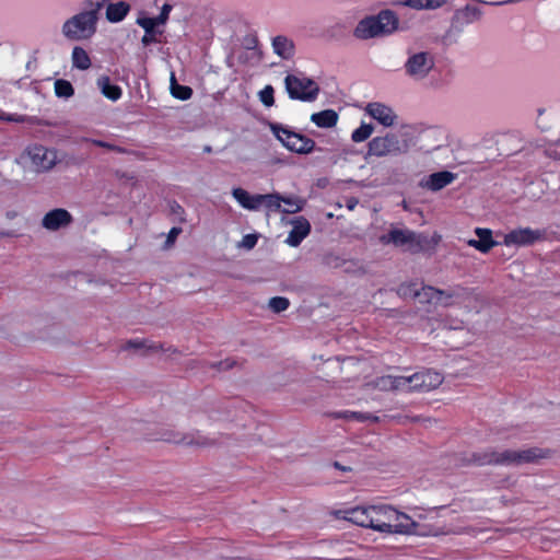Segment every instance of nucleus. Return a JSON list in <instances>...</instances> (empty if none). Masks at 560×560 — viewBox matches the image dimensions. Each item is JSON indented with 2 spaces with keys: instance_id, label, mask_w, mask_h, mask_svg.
Masks as SVG:
<instances>
[{
  "instance_id": "5701e85b",
  "label": "nucleus",
  "mask_w": 560,
  "mask_h": 560,
  "mask_svg": "<svg viewBox=\"0 0 560 560\" xmlns=\"http://www.w3.org/2000/svg\"><path fill=\"white\" fill-rule=\"evenodd\" d=\"M72 67L85 71L91 68L92 61L89 52L81 46H74L71 50Z\"/></svg>"
},
{
  "instance_id": "bb28decb",
  "label": "nucleus",
  "mask_w": 560,
  "mask_h": 560,
  "mask_svg": "<svg viewBox=\"0 0 560 560\" xmlns=\"http://www.w3.org/2000/svg\"><path fill=\"white\" fill-rule=\"evenodd\" d=\"M445 0H397V4L413 10H435L441 8Z\"/></svg>"
},
{
  "instance_id": "39448f33",
  "label": "nucleus",
  "mask_w": 560,
  "mask_h": 560,
  "mask_svg": "<svg viewBox=\"0 0 560 560\" xmlns=\"http://www.w3.org/2000/svg\"><path fill=\"white\" fill-rule=\"evenodd\" d=\"M270 130L283 147L292 152L306 154L312 152L315 147L312 139L291 130L289 127L271 124Z\"/></svg>"
},
{
  "instance_id": "ddd939ff",
  "label": "nucleus",
  "mask_w": 560,
  "mask_h": 560,
  "mask_svg": "<svg viewBox=\"0 0 560 560\" xmlns=\"http://www.w3.org/2000/svg\"><path fill=\"white\" fill-rule=\"evenodd\" d=\"M544 233L540 230L530 228H520L510 231L503 236V245L510 246H528L541 240Z\"/></svg>"
},
{
  "instance_id": "58836bf2",
  "label": "nucleus",
  "mask_w": 560,
  "mask_h": 560,
  "mask_svg": "<svg viewBox=\"0 0 560 560\" xmlns=\"http://www.w3.org/2000/svg\"><path fill=\"white\" fill-rule=\"evenodd\" d=\"M362 365H365V363H362V362H355L354 360L352 359H348V360H345L343 361V366L342 369H346V370H349L350 368L352 366H358L359 369H361Z\"/></svg>"
},
{
  "instance_id": "4be33fe9",
  "label": "nucleus",
  "mask_w": 560,
  "mask_h": 560,
  "mask_svg": "<svg viewBox=\"0 0 560 560\" xmlns=\"http://www.w3.org/2000/svg\"><path fill=\"white\" fill-rule=\"evenodd\" d=\"M272 49L282 59H290L294 54V45L285 36H276L272 39Z\"/></svg>"
},
{
  "instance_id": "9d476101",
  "label": "nucleus",
  "mask_w": 560,
  "mask_h": 560,
  "mask_svg": "<svg viewBox=\"0 0 560 560\" xmlns=\"http://www.w3.org/2000/svg\"><path fill=\"white\" fill-rule=\"evenodd\" d=\"M400 152L399 140L394 133L374 137L368 144V155L383 158Z\"/></svg>"
},
{
  "instance_id": "a878e982",
  "label": "nucleus",
  "mask_w": 560,
  "mask_h": 560,
  "mask_svg": "<svg viewBox=\"0 0 560 560\" xmlns=\"http://www.w3.org/2000/svg\"><path fill=\"white\" fill-rule=\"evenodd\" d=\"M266 210L267 213L279 212L282 210V196L279 194L259 195V210Z\"/></svg>"
},
{
  "instance_id": "a19ab883",
  "label": "nucleus",
  "mask_w": 560,
  "mask_h": 560,
  "mask_svg": "<svg viewBox=\"0 0 560 560\" xmlns=\"http://www.w3.org/2000/svg\"><path fill=\"white\" fill-rule=\"evenodd\" d=\"M179 233V230L176 229V228H173L168 234V241H173L176 238V236L178 235Z\"/></svg>"
},
{
  "instance_id": "4c0bfd02",
  "label": "nucleus",
  "mask_w": 560,
  "mask_h": 560,
  "mask_svg": "<svg viewBox=\"0 0 560 560\" xmlns=\"http://www.w3.org/2000/svg\"><path fill=\"white\" fill-rule=\"evenodd\" d=\"M154 42H156V32L145 33L142 37L143 45H149Z\"/></svg>"
},
{
  "instance_id": "e433bc0d",
  "label": "nucleus",
  "mask_w": 560,
  "mask_h": 560,
  "mask_svg": "<svg viewBox=\"0 0 560 560\" xmlns=\"http://www.w3.org/2000/svg\"><path fill=\"white\" fill-rule=\"evenodd\" d=\"M171 11H172V5L171 4H168V3L163 4V7L161 8V12H160L159 16L155 18L156 21L161 25H164L166 23V21L168 20Z\"/></svg>"
},
{
  "instance_id": "b1692460",
  "label": "nucleus",
  "mask_w": 560,
  "mask_h": 560,
  "mask_svg": "<svg viewBox=\"0 0 560 560\" xmlns=\"http://www.w3.org/2000/svg\"><path fill=\"white\" fill-rule=\"evenodd\" d=\"M130 10V5L124 1L109 3L106 8V19L110 23L122 21Z\"/></svg>"
},
{
  "instance_id": "f8f14e48",
  "label": "nucleus",
  "mask_w": 560,
  "mask_h": 560,
  "mask_svg": "<svg viewBox=\"0 0 560 560\" xmlns=\"http://www.w3.org/2000/svg\"><path fill=\"white\" fill-rule=\"evenodd\" d=\"M364 112L385 128L394 127L398 120V115L394 108L381 102L368 103Z\"/></svg>"
},
{
  "instance_id": "6e6552de",
  "label": "nucleus",
  "mask_w": 560,
  "mask_h": 560,
  "mask_svg": "<svg viewBox=\"0 0 560 560\" xmlns=\"http://www.w3.org/2000/svg\"><path fill=\"white\" fill-rule=\"evenodd\" d=\"M434 67V57L429 51H413L405 63L406 72L416 80H422L428 77Z\"/></svg>"
},
{
  "instance_id": "f257e3e1",
  "label": "nucleus",
  "mask_w": 560,
  "mask_h": 560,
  "mask_svg": "<svg viewBox=\"0 0 560 560\" xmlns=\"http://www.w3.org/2000/svg\"><path fill=\"white\" fill-rule=\"evenodd\" d=\"M343 518L358 526L383 534L428 537L464 533L462 528H451L432 523V517L427 514L418 513L412 516L385 503L348 509L343 511Z\"/></svg>"
},
{
  "instance_id": "c9c22d12",
  "label": "nucleus",
  "mask_w": 560,
  "mask_h": 560,
  "mask_svg": "<svg viewBox=\"0 0 560 560\" xmlns=\"http://www.w3.org/2000/svg\"><path fill=\"white\" fill-rule=\"evenodd\" d=\"M257 240H258L257 235L246 234L245 236H243V238L240 243V247H243L246 249H252L257 244Z\"/></svg>"
},
{
  "instance_id": "20e7f679",
  "label": "nucleus",
  "mask_w": 560,
  "mask_h": 560,
  "mask_svg": "<svg viewBox=\"0 0 560 560\" xmlns=\"http://www.w3.org/2000/svg\"><path fill=\"white\" fill-rule=\"evenodd\" d=\"M398 293L404 298L417 299L420 303H429L435 305L447 306L451 304L452 294L434 289L432 287H424L418 283H405L399 287Z\"/></svg>"
},
{
  "instance_id": "9b49d317",
  "label": "nucleus",
  "mask_w": 560,
  "mask_h": 560,
  "mask_svg": "<svg viewBox=\"0 0 560 560\" xmlns=\"http://www.w3.org/2000/svg\"><path fill=\"white\" fill-rule=\"evenodd\" d=\"M407 390H431L440 386L443 376L435 371H423L406 376Z\"/></svg>"
},
{
  "instance_id": "72a5a7b5",
  "label": "nucleus",
  "mask_w": 560,
  "mask_h": 560,
  "mask_svg": "<svg viewBox=\"0 0 560 560\" xmlns=\"http://www.w3.org/2000/svg\"><path fill=\"white\" fill-rule=\"evenodd\" d=\"M268 305L273 312L280 313L289 307V300L282 296H276L269 300Z\"/></svg>"
},
{
  "instance_id": "a211bd4d",
  "label": "nucleus",
  "mask_w": 560,
  "mask_h": 560,
  "mask_svg": "<svg viewBox=\"0 0 560 560\" xmlns=\"http://www.w3.org/2000/svg\"><path fill=\"white\" fill-rule=\"evenodd\" d=\"M259 195H252L247 190L243 188H233L232 196L237 201V203L249 211H259Z\"/></svg>"
},
{
  "instance_id": "7ed1b4c3",
  "label": "nucleus",
  "mask_w": 560,
  "mask_h": 560,
  "mask_svg": "<svg viewBox=\"0 0 560 560\" xmlns=\"http://www.w3.org/2000/svg\"><path fill=\"white\" fill-rule=\"evenodd\" d=\"M399 20L395 12L383 10L375 15H370L357 24L353 35L359 39L383 37L398 30Z\"/></svg>"
},
{
  "instance_id": "dca6fc26",
  "label": "nucleus",
  "mask_w": 560,
  "mask_h": 560,
  "mask_svg": "<svg viewBox=\"0 0 560 560\" xmlns=\"http://www.w3.org/2000/svg\"><path fill=\"white\" fill-rule=\"evenodd\" d=\"M475 234L478 238L468 240L467 244L480 253H488L491 248L498 245V243L492 237V231L490 229L476 228Z\"/></svg>"
},
{
  "instance_id": "423d86ee",
  "label": "nucleus",
  "mask_w": 560,
  "mask_h": 560,
  "mask_svg": "<svg viewBox=\"0 0 560 560\" xmlns=\"http://www.w3.org/2000/svg\"><path fill=\"white\" fill-rule=\"evenodd\" d=\"M287 92L292 100L314 101L319 92L318 84L304 74H289L284 80Z\"/></svg>"
},
{
  "instance_id": "f704fd0d",
  "label": "nucleus",
  "mask_w": 560,
  "mask_h": 560,
  "mask_svg": "<svg viewBox=\"0 0 560 560\" xmlns=\"http://www.w3.org/2000/svg\"><path fill=\"white\" fill-rule=\"evenodd\" d=\"M137 24L141 26L145 33L155 32V28L161 25L155 18L147 16L139 18Z\"/></svg>"
},
{
  "instance_id": "4468645a",
  "label": "nucleus",
  "mask_w": 560,
  "mask_h": 560,
  "mask_svg": "<svg viewBox=\"0 0 560 560\" xmlns=\"http://www.w3.org/2000/svg\"><path fill=\"white\" fill-rule=\"evenodd\" d=\"M289 223L292 225V229L285 238V244L291 247H298L308 236L311 224L304 217H296L290 220Z\"/></svg>"
},
{
  "instance_id": "c85d7f7f",
  "label": "nucleus",
  "mask_w": 560,
  "mask_h": 560,
  "mask_svg": "<svg viewBox=\"0 0 560 560\" xmlns=\"http://www.w3.org/2000/svg\"><path fill=\"white\" fill-rule=\"evenodd\" d=\"M305 206V200L295 196L282 197V212L296 213Z\"/></svg>"
},
{
  "instance_id": "2eb2a0df",
  "label": "nucleus",
  "mask_w": 560,
  "mask_h": 560,
  "mask_svg": "<svg viewBox=\"0 0 560 560\" xmlns=\"http://www.w3.org/2000/svg\"><path fill=\"white\" fill-rule=\"evenodd\" d=\"M455 180V175L448 171L438 172L429 175L420 182L421 187L438 191Z\"/></svg>"
},
{
  "instance_id": "f03ea898",
  "label": "nucleus",
  "mask_w": 560,
  "mask_h": 560,
  "mask_svg": "<svg viewBox=\"0 0 560 560\" xmlns=\"http://www.w3.org/2000/svg\"><path fill=\"white\" fill-rule=\"evenodd\" d=\"M97 25V10H82L72 14L62 22L60 33L68 42H88L95 36Z\"/></svg>"
},
{
  "instance_id": "1a4fd4ad",
  "label": "nucleus",
  "mask_w": 560,
  "mask_h": 560,
  "mask_svg": "<svg viewBox=\"0 0 560 560\" xmlns=\"http://www.w3.org/2000/svg\"><path fill=\"white\" fill-rule=\"evenodd\" d=\"M24 156L30 161L31 166L37 172L50 170L55 166L58 160L56 150L48 149L43 145L30 147Z\"/></svg>"
},
{
  "instance_id": "393cba45",
  "label": "nucleus",
  "mask_w": 560,
  "mask_h": 560,
  "mask_svg": "<svg viewBox=\"0 0 560 560\" xmlns=\"http://www.w3.org/2000/svg\"><path fill=\"white\" fill-rule=\"evenodd\" d=\"M376 387H378L382 390H389V389H399V390H407V381L406 376H382L377 380Z\"/></svg>"
},
{
  "instance_id": "c03bdc74",
  "label": "nucleus",
  "mask_w": 560,
  "mask_h": 560,
  "mask_svg": "<svg viewBox=\"0 0 560 560\" xmlns=\"http://www.w3.org/2000/svg\"><path fill=\"white\" fill-rule=\"evenodd\" d=\"M359 418H360V419H366V417H365V416H362V415H360V416H359Z\"/></svg>"
},
{
  "instance_id": "473e14b6",
  "label": "nucleus",
  "mask_w": 560,
  "mask_h": 560,
  "mask_svg": "<svg viewBox=\"0 0 560 560\" xmlns=\"http://www.w3.org/2000/svg\"><path fill=\"white\" fill-rule=\"evenodd\" d=\"M273 93V88L271 85H266L258 92V98L266 107H271L275 104Z\"/></svg>"
},
{
  "instance_id": "c756f323",
  "label": "nucleus",
  "mask_w": 560,
  "mask_h": 560,
  "mask_svg": "<svg viewBox=\"0 0 560 560\" xmlns=\"http://www.w3.org/2000/svg\"><path fill=\"white\" fill-rule=\"evenodd\" d=\"M374 132V127L368 122H361V125L354 129L351 133V140L355 143L368 140Z\"/></svg>"
},
{
  "instance_id": "412c9836",
  "label": "nucleus",
  "mask_w": 560,
  "mask_h": 560,
  "mask_svg": "<svg viewBox=\"0 0 560 560\" xmlns=\"http://www.w3.org/2000/svg\"><path fill=\"white\" fill-rule=\"evenodd\" d=\"M338 114L334 109H325L311 115V121L319 128H331L338 122Z\"/></svg>"
},
{
  "instance_id": "7c9ffc66",
  "label": "nucleus",
  "mask_w": 560,
  "mask_h": 560,
  "mask_svg": "<svg viewBox=\"0 0 560 560\" xmlns=\"http://www.w3.org/2000/svg\"><path fill=\"white\" fill-rule=\"evenodd\" d=\"M171 93L174 97L186 101L190 98L192 91L189 86L179 85L176 83L174 74L171 77Z\"/></svg>"
},
{
  "instance_id": "0eeeda50",
  "label": "nucleus",
  "mask_w": 560,
  "mask_h": 560,
  "mask_svg": "<svg viewBox=\"0 0 560 560\" xmlns=\"http://www.w3.org/2000/svg\"><path fill=\"white\" fill-rule=\"evenodd\" d=\"M537 450L493 452L480 460L481 464L520 465L540 457Z\"/></svg>"
},
{
  "instance_id": "aec40b11",
  "label": "nucleus",
  "mask_w": 560,
  "mask_h": 560,
  "mask_svg": "<svg viewBox=\"0 0 560 560\" xmlns=\"http://www.w3.org/2000/svg\"><path fill=\"white\" fill-rule=\"evenodd\" d=\"M160 348V345L153 341L139 338L130 339L122 346L124 350L139 354L153 353L156 352Z\"/></svg>"
},
{
  "instance_id": "37998d69",
  "label": "nucleus",
  "mask_w": 560,
  "mask_h": 560,
  "mask_svg": "<svg viewBox=\"0 0 560 560\" xmlns=\"http://www.w3.org/2000/svg\"><path fill=\"white\" fill-rule=\"evenodd\" d=\"M355 205H357V201H354V200H350V201H349V203H348V208H349L350 210H352V209L355 207Z\"/></svg>"
},
{
  "instance_id": "ea45409f",
  "label": "nucleus",
  "mask_w": 560,
  "mask_h": 560,
  "mask_svg": "<svg viewBox=\"0 0 560 560\" xmlns=\"http://www.w3.org/2000/svg\"><path fill=\"white\" fill-rule=\"evenodd\" d=\"M168 442L176 444H190L191 441H188L185 436L176 435L174 438L166 439Z\"/></svg>"
},
{
  "instance_id": "6ab92c4d",
  "label": "nucleus",
  "mask_w": 560,
  "mask_h": 560,
  "mask_svg": "<svg viewBox=\"0 0 560 560\" xmlns=\"http://www.w3.org/2000/svg\"><path fill=\"white\" fill-rule=\"evenodd\" d=\"M96 86L102 95L112 102L118 101L122 95L121 88L112 83L108 75H100L96 80Z\"/></svg>"
},
{
  "instance_id": "cd10ccee",
  "label": "nucleus",
  "mask_w": 560,
  "mask_h": 560,
  "mask_svg": "<svg viewBox=\"0 0 560 560\" xmlns=\"http://www.w3.org/2000/svg\"><path fill=\"white\" fill-rule=\"evenodd\" d=\"M415 233L408 230H393L383 240L387 243H393L395 245H405L415 240Z\"/></svg>"
},
{
  "instance_id": "79ce46f5",
  "label": "nucleus",
  "mask_w": 560,
  "mask_h": 560,
  "mask_svg": "<svg viewBox=\"0 0 560 560\" xmlns=\"http://www.w3.org/2000/svg\"><path fill=\"white\" fill-rule=\"evenodd\" d=\"M514 0H506V1H500V2H492L491 4L493 5H501V4H505V3H510V2H513Z\"/></svg>"
},
{
  "instance_id": "f3484780",
  "label": "nucleus",
  "mask_w": 560,
  "mask_h": 560,
  "mask_svg": "<svg viewBox=\"0 0 560 560\" xmlns=\"http://www.w3.org/2000/svg\"><path fill=\"white\" fill-rule=\"evenodd\" d=\"M70 222L71 215L65 209L51 210L43 218V226L50 231L67 226Z\"/></svg>"
},
{
  "instance_id": "2f4dec72",
  "label": "nucleus",
  "mask_w": 560,
  "mask_h": 560,
  "mask_svg": "<svg viewBox=\"0 0 560 560\" xmlns=\"http://www.w3.org/2000/svg\"><path fill=\"white\" fill-rule=\"evenodd\" d=\"M54 89L55 94L60 98H70L74 94L72 84L63 79L56 80Z\"/></svg>"
}]
</instances>
